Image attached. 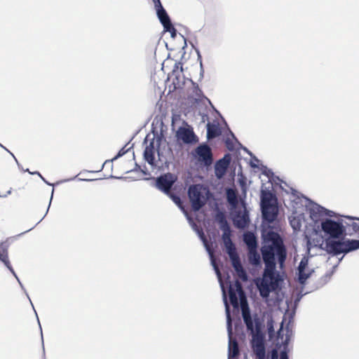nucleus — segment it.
I'll return each mask as SVG.
<instances>
[{
  "label": "nucleus",
  "instance_id": "32",
  "mask_svg": "<svg viewBox=\"0 0 359 359\" xmlns=\"http://www.w3.org/2000/svg\"><path fill=\"white\" fill-rule=\"evenodd\" d=\"M201 237H202V238H203V241H204V243H205V246H206V248H207L208 250L210 252H211V250L210 249V248H209V246H208V243H207L206 238H205V236H204V235H203V233H202Z\"/></svg>",
  "mask_w": 359,
  "mask_h": 359
},
{
  "label": "nucleus",
  "instance_id": "4",
  "mask_svg": "<svg viewBox=\"0 0 359 359\" xmlns=\"http://www.w3.org/2000/svg\"><path fill=\"white\" fill-rule=\"evenodd\" d=\"M261 208L263 219L271 223L277 217L278 208L277 205V199L270 191H262L261 198Z\"/></svg>",
  "mask_w": 359,
  "mask_h": 359
},
{
  "label": "nucleus",
  "instance_id": "16",
  "mask_svg": "<svg viewBox=\"0 0 359 359\" xmlns=\"http://www.w3.org/2000/svg\"><path fill=\"white\" fill-rule=\"evenodd\" d=\"M0 260L13 273H14V271L8 258V245L4 243L0 244Z\"/></svg>",
  "mask_w": 359,
  "mask_h": 359
},
{
  "label": "nucleus",
  "instance_id": "2",
  "mask_svg": "<svg viewBox=\"0 0 359 359\" xmlns=\"http://www.w3.org/2000/svg\"><path fill=\"white\" fill-rule=\"evenodd\" d=\"M321 228L324 233L330 236L325 241V250L329 254L339 255L347 254L350 252L359 249V240L339 238L345 233L344 226L331 219H326L321 223Z\"/></svg>",
  "mask_w": 359,
  "mask_h": 359
},
{
  "label": "nucleus",
  "instance_id": "11",
  "mask_svg": "<svg viewBox=\"0 0 359 359\" xmlns=\"http://www.w3.org/2000/svg\"><path fill=\"white\" fill-rule=\"evenodd\" d=\"M233 222L238 229H245L248 226L250 223L249 213L245 205L243 210L236 212L233 218Z\"/></svg>",
  "mask_w": 359,
  "mask_h": 359
},
{
  "label": "nucleus",
  "instance_id": "14",
  "mask_svg": "<svg viewBox=\"0 0 359 359\" xmlns=\"http://www.w3.org/2000/svg\"><path fill=\"white\" fill-rule=\"evenodd\" d=\"M156 149L155 147V140L153 138L149 144L145 147L144 151V158L145 161L150 165H154L155 162V153Z\"/></svg>",
  "mask_w": 359,
  "mask_h": 359
},
{
  "label": "nucleus",
  "instance_id": "27",
  "mask_svg": "<svg viewBox=\"0 0 359 359\" xmlns=\"http://www.w3.org/2000/svg\"><path fill=\"white\" fill-rule=\"evenodd\" d=\"M231 231L223 232V234H222V240H223V241L231 240Z\"/></svg>",
  "mask_w": 359,
  "mask_h": 359
},
{
  "label": "nucleus",
  "instance_id": "29",
  "mask_svg": "<svg viewBox=\"0 0 359 359\" xmlns=\"http://www.w3.org/2000/svg\"><path fill=\"white\" fill-rule=\"evenodd\" d=\"M271 359H278V353L276 349H273L271 351Z\"/></svg>",
  "mask_w": 359,
  "mask_h": 359
},
{
  "label": "nucleus",
  "instance_id": "21",
  "mask_svg": "<svg viewBox=\"0 0 359 359\" xmlns=\"http://www.w3.org/2000/svg\"><path fill=\"white\" fill-rule=\"evenodd\" d=\"M249 260L250 263L255 266H258L260 264V255L259 254L253 249H250L249 254Z\"/></svg>",
  "mask_w": 359,
  "mask_h": 359
},
{
  "label": "nucleus",
  "instance_id": "3",
  "mask_svg": "<svg viewBox=\"0 0 359 359\" xmlns=\"http://www.w3.org/2000/svg\"><path fill=\"white\" fill-rule=\"evenodd\" d=\"M237 294H238L240 297L241 308L244 323L246 325L248 330L254 334V324L250 311L242 288V285L238 280H236L233 284H230L229 288V300L233 308H238L239 306Z\"/></svg>",
  "mask_w": 359,
  "mask_h": 359
},
{
  "label": "nucleus",
  "instance_id": "18",
  "mask_svg": "<svg viewBox=\"0 0 359 359\" xmlns=\"http://www.w3.org/2000/svg\"><path fill=\"white\" fill-rule=\"evenodd\" d=\"M243 241L250 249H255L257 246L256 237L251 232L244 234Z\"/></svg>",
  "mask_w": 359,
  "mask_h": 359
},
{
  "label": "nucleus",
  "instance_id": "26",
  "mask_svg": "<svg viewBox=\"0 0 359 359\" xmlns=\"http://www.w3.org/2000/svg\"><path fill=\"white\" fill-rule=\"evenodd\" d=\"M217 220L218 221L220 226L227 222L224 215L222 212H219L217 215Z\"/></svg>",
  "mask_w": 359,
  "mask_h": 359
},
{
  "label": "nucleus",
  "instance_id": "20",
  "mask_svg": "<svg viewBox=\"0 0 359 359\" xmlns=\"http://www.w3.org/2000/svg\"><path fill=\"white\" fill-rule=\"evenodd\" d=\"M229 257L238 255L236 248L231 240L223 241Z\"/></svg>",
  "mask_w": 359,
  "mask_h": 359
},
{
  "label": "nucleus",
  "instance_id": "9",
  "mask_svg": "<svg viewBox=\"0 0 359 359\" xmlns=\"http://www.w3.org/2000/svg\"><path fill=\"white\" fill-rule=\"evenodd\" d=\"M156 11L158 18L163 25L164 30L170 32L172 36L174 37L176 35V29L172 25L170 19L165 9L161 6L156 8Z\"/></svg>",
  "mask_w": 359,
  "mask_h": 359
},
{
  "label": "nucleus",
  "instance_id": "35",
  "mask_svg": "<svg viewBox=\"0 0 359 359\" xmlns=\"http://www.w3.org/2000/svg\"><path fill=\"white\" fill-rule=\"evenodd\" d=\"M11 190H9V191H8V192H7V193L9 194H11Z\"/></svg>",
  "mask_w": 359,
  "mask_h": 359
},
{
  "label": "nucleus",
  "instance_id": "24",
  "mask_svg": "<svg viewBox=\"0 0 359 359\" xmlns=\"http://www.w3.org/2000/svg\"><path fill=\"white\" fill-rule=\"evenodd\" d=\"M350 219H357L359 221V218H355L352 217H348ZM349 226L352 228L353 233H359V222H353Z\"/></svg>",
  "mask_w": 359,
  "mask_h": 359
},
{
  "label": "nucleus",
  "instance_id": "30",
  "mask_svg": "<svg viewBox=\"0 0 359 359\" xmlns=\"http://www.w3.org/2000/svg\"><path fill=\"white\" fill-rule=\"evenodd\" d=\"M280 359H289L287 353L285 351H282L280 352Z\"/></svg>",
  "mask_w": 359,
  "mask_h": 359
},
{
  "label": "nucleus",
  "instance_id": "23",
  "mask_svg": "<svg viewBox=\"0 0 359 359\" xmlns=\"http://www.w3.org/2000/svg\"><path fill=\"white\" fill-rule=\"evenodd\" d=\"M223 293H224V304H225L226 311L227 313L228 329H229V334H231V316H230V313H229V304H228L226 298L224 290H223Z\"/></svg>",
  "mask_w": 359,
  "mask_h": 359
},
{
  "label": "nucleus",
  "instance_id": "7",
  "mask_svg": "<svg viewBox=\"0 0 359 359\" xmlns=\"http://www.w3.org/2000/svg\"><path fill=\"white\" fill-rule=\"evenodd\" d=\"M252 349L257 359H268L266 355L264 339L262 335L253 334Z\"/></svg>",
  "mask_w": 359,
  "mask_h": 359
},
{
  "label": "nucleus",
  "instance_id": "1",
  "mask_svg": "<svg viewBox=\"0 0 359 359\" xmlns=\"http://www.w3.org/2000/svg\"><path fill=\"white\" fill-rule=\"evenodd\" d=\"M260 250L265 267L258 287L261 296L267 297L270 292L277 290L283 280L280 273L276 269V259L279 268L283 269L287 258V250L279 233L269 231L264 236Z\"/></svg>",
  "mask_w": 359,
  "mask_h": 359
},
{
  "label": "nucleus",
  "instance_id": "22",
  "mask_svg": "<svg viewBox=\"0 0 359 359\" xmlns=\"http://www.w3.org/2000/svg\"><path fill=\"white\" fill-rule=\"evenodd\" d=\"M227 200L231 205H236L237 203V197L236 192L231 189H229L226 192Z\"/></svg>",
  "mask_w": 359,
  "mask_h": 359
},
{
  "label": "nucleus",
  "instance_id": "25",
  "mask_svg": "<svg viewBox=\"0 0 359 359\" xmlns=\"http://www.w3.org/2000/svg\"><path fill=\"white\" fill-rule=\"evenodd\" d=\"M165 194L168 195L175 204L179 205H181L180 198L178 196H177L176 194L171 192V191H170V194Z\"/></svg>",
  "mask_w": 359,
  "mask_h": 359
},
{
  "label": "nucleus",
  "instance_id": "13",
  "mask_svg": "<svg viewBox=\"0 0 359 359\" xmlns=\"http://www.w3.org/2000/svg\"><path fill=\"white\" fill-rule=\"evenodd\" d=\"M231 262L232 266L236 272L237 276L243 281H246L248 280V275L246 271L243 269L240 257L238 255L232 256L229 257Z\"/></svg>",
  "mask_w": 359,
  "mask_h": 359
},
{
  "label": "nucleus",
  "instance_id": "31",
  "mask_svg": "<svg viewBox=\"0 0 359 359\" xmlns=\"http://www.w3.org/2000/svg\"><path fill=\"white\" fill-rule=\"evenodd\" d=\"M126 153V151L124 150V148H122L118 153V154L114 158V159L118 158V157L123 156Z\"/></svg>",
  "mask_w": 359,
  "mask_h": 359
},
{
  "label": "nucleus",
  "instance_id": "8",
  "mask_svg": "<svg viewBox=\"0 0 359 359\" xmlns=\"http://www.w3.org/2000/svg\"><path fill=\"white\" fill-rule=\"evenodd\" d=\"M200 162L205 166L210 165L213 162L212 153L210 147L207 144L199 145L195 150Z\"/></svg>",
  "mask_w": 359,
  "mask_h": 359
},
{
  "label": "nucleus",
  "instance_id": "6",
  "mask_svg": "<svg viewBox=\"0 0 359 359\" xmlns=\"http://www.w3.org/2000/svg\"><path fill=\"white\" fill-rule=\"evenodd\" d=\"M177 180V177L172 173H166L156 180V187L165 194H170L171 188Z\"/></svg>",
  "mask_w": 359,
  "mask_h": 359
},
{
  "label": "nucleus",
  "instance_id": "17",
  "mask_svg": "<svg viewBox=\"0 0 359 359\" xmlns=\"http://www.w3.org/2000/svg\"><path fill=\"white\" fill-rule=\"evenodd\" d=\"M221 134L222 130L218 123L209 122L207 123V137L208 140L219 137Z\"/></svg>",
  "mask_w": 359,
  "mask_h": 359
},
{
  "label": "nucleus",
  "instance_id": "19",
  "mask_svg": "<svg viewBox=\"0 0 359 359\" xmlns=\"http://www.w3.org/2000/svg\"><path fill=\"white\" fill-rule=\"evenodd\" d=\"M239 353L238 344L236 340L232 341L230 339L229 346V357L236 358Z\"/></svg>",
  "mask_w": 359,
  "mask_h": 359
},
{
  "label": "nucleus",
  "instance_id": "33",
  "mask_svg": "<svg viewBox=\"0 0 359 359\" xmlns=\"http://www.w3.org/2000/svg\"><path fill=\"white\" fill-rule=\"evenodd\" d=\"M153 1L154 3V4H155L156 8L162 6L160 0H153Z\"/></svg>",
  "mask_w": 359,
  "mask_h": 359
},
{
  "label": "nucleus",
  "instance_id": "10",
  "mask_svg": "<svg viewBox=\"0 0 359 359\" xmlns=\"http://www.w3.org/2000/svg\"><path fill=\"white\" fill-rule=\"evenodd\" d=\"M176 136L179 140H182L185 144H191L198 141L193 129L189 127H180L177 130Z\"/></svg>",
  "mask_w": 359,
  "mask_h": 359
},
{
  "label": "nucleus",
  "instance_id": "5",
  "mask_svg": "<svg viewBox=\"0 0 359 359\" xmlns=\"http://www.w3.org/2000/svg\"><path fill=\"white\" fill-rule=\"evenodd\" d=\"M202 189L199 184H194L189 188L188 196L194 211H198L206 203V198Z\"/></svg>",
  "mask_w": 359,
  "mask_h": 359
},
{
  "label": "nucleus",
  "instance_id": "28",
  "mask_svg": "<svg viewBox=\"0 0 359 359\" xmlns=\"http://www.w3.org/2000/svg\"><path fill=\"white\" fill-rule=\"evenodd\" d=\"M221 229L223 231V232L231 231L230 226L228 224V222H225L224 224H222L220 226Z\"/></svg>",
  "mask_w": 359,
  "mask_h": 359
},
{
  "label": "nucleus",
  "instance_id": "34",
  "mask_svg": "<svg viewBox=\"0 0 359 359\" xmlns=\"http://www.w3.org/2000/svg\"><path fill=\"white\" fill-rule=\"evenodd\" d=\"M308 245H310V241L309 240L307 242Z\"/></svg>",
  "mask_w": 359,
  "mask_h": 359
},
{
  "label": "nucleus",
  "instance_id": "12",
  "mask_svg": "<svg viewBox=\"0 0 359 359\" xmlns=\"http://www.w3.org/2000/svg\"><path fill=\"white\" fill-rule=\"evenodd\" d=\"M230 163V158L226 155L222 159L217 161L215 165V173L217 178H222L226 173L227 168Z\"/></svg>",
  "mask_w": 359,
  "mask_h": 359
},
{
  "label": "nucleus",
  "instance_id": "15",
  "mask_svg": "<svg viewBox=\"0 0 359 359\" xmlns=\"http://www.w3.org/2000/svg\"><path fill=\"white\" fill-rule=\"evenodd\" d=\"M308 265V260L302 259L298 266V279L300 283L304 284L310 277L311 272L306 273V269Z\"/></svg>",
  "mask_w": 359,
  "mask_h": 359
}]
</instances>
